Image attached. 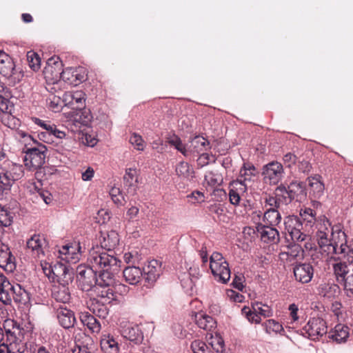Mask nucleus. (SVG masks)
<instances>
[{
	"label": "nucleus",
	"instance_id": "56",
	"mask_svg": "<svg viewBox=\"0 0 353 353\" xmlns=\"http://www.w3.org/2000/svg\"><path fill=\"white\" fill-rule=\"evenodd\" d=\"M110 195L115 204L120 205L124 204L125 199L119 188L112 187L110 190Z\"/></svg>",
	"mask_w": 353,
	"mask_h": 353
},
{
	"label": "nucleus",
	"instance_id": "36",
	"mask_svg": "<svg viewBox=\"0 0 353 353\" xmlns=\"http://www.w3.org/2000/svg\"><path fill=\"white\" fill-rule=\"evenodd\" d=\"M12 289V300L14 302L26 305L30 301L29 292L20 284L13 283Z\"/></svg>",
	"mask_w": 353,
	"mask_h": 353
},
{
	"label": "nucleus",
	"instance_id": "26",
	"mask_svg": "<svg viewBox=\"0 0 353 353\" xmlns=\"http://www.w3.org/2000/svg\"><path fill=\"white\" fill-rule=\"evenodd\" d=\"M350 327L342 323H339L327 332L330 340L337 344L345 343L350 336Z\"/></svg>",
	"mask_w": 353,
	"mask_h": 353
},
{
	"label": "nucleus",
	"instance_id": "52",
	"mask_svg": "<svg viewBox=\"0 0 353 353\" xmlns=\"http://www.w3.org/2000/svg\"><path fill=\"white\" fill-rule=\"evenodd\" d=\"M210 342L209 343L210 347H211V350H214L216 352H221L224 350V341L223 339L216 334L215 336L212 335V334H210Z\"/></svg>",
	"mask_w": 353,
	"mask_h": 353
},
{
	"label": "nucleus",
	"instance_id": "3",
	"mask_svg": "<svg viewBox=\"0 0 353 353\" xmlns=\"http://www.w3.org/2000/svg\"><path fill=\"white\" fill-rule=\"evenodd\" d=\"M327 248L321 253L326 261L332 259L353 263V248L347 244V236L342 225H336L332 229L331 243Z\"/></svg>",
	"mask_w": 353,
	"mask_h": 353
},
{
	"label": "nucleus",
	"instance_id": "57",
	"mask_svg": "<svg viewBox=\"0 0 353 353\" xmlns=\"http://www.w3.org/2000/svg\"><path fill=\"white\" fill-rule=\"evenodd\" d=\"M341 284L343 286L345 295L350 299H353V274L348 275L345 280L342 281Z\"/></svg>",
	"mask_w": 353,
	"mask_h": 353
},
{
	"label": "nucleus",
	"instance_id": "17",
	"mask_svg": "<svg viewBox=\"0 0 353 353\" xmlns=\"http://www.w3.org/2000/svg\"><path fill=\"white\" fill-rule=\"evenodd\" d=\"M0 267L8 272H13L16 269V258L9 246L0 240Z\"/></svg>",
	"mask_w": 353,
	"mask_h": 353
},
{
	"label": "nucleus",
	"instance_id": "15",
	"mask_svg": "<svg viewBox=\"0 0 353 353\" xmlns=\"http://www.w3.org/2000/svg\"><path fill=\"white\" fill-rule=\"evenodd\" d=\"M48 245L45 236L41 234L32 235L26 242V247L30 250L32 255L39 259L44 256Z\"/></svg>",
	"mask_w": 353,
	"mask_h": 353
},
{
	"label": "nucleus",
	"instance_id": "43",
	"mask_svg": "<svg viewBox=\"0 0 353 353\" xmlns=\"http://www.w3.org/2000/svg\"><path fill=\"white\" fill-rule=\"evenodd\" d=\"M336 263L333 265L334 273L339 283H342V281L347 278L349 272L347 264L345 261H336Z\"/></svg>",
	"mask_w": 353,
	"mask_h": 353
},
{
	"label": "nucleus",
	"instance_id": "49",
	"mask_svg": "<svg viewBox=\"0 0 353 353\" xmlns=\"http://www.w3.org/2000/svg\"><path fill=\"white\" fill-rule=\"evenodd\" d=\"M176 173L179 176L188 178L194 173L190 165L187 162H180L176 167Z\"/></svg>",
	"mask_w": 353,
	"mask_h": 353
},
{
	"label": "nucleus",
	"instance_id": "58",
	"mask_svg": "<svg viewBox=\"0 0 353 353\" xmlns=\"http://www.w3.org/2000/svg\"><path fill=\"white\" fill-rule=\"evenodd\" d=\"M134 148L139 151H143L145 147L144 141L141 135L134 132L131 134L129 140Z\"/></svg>",
	"mask_w": 353,
	"mask_h": 353
},
{
	"label": "nucleus",
	"instance_id": "23",
	"mask_svg": "<svg viewBox=\"0 0 353 353\" xmlns=\"http://www.w3.org/2000/svg\"><path fill=\"white\" fill-rule=\"evenodd\" d=\"M163 268L161 261L153 259L148 261L143 268L144 278L146 282L152 285L162 274Z\"/></svg>",
	"mask_w": 353,
	"mask_h": 353
},
{
	"label": "nucleus",
	"instance_id": "50",
	"mask_svg": "<svg viewBox=\"0 0 353 353\" xmlns=\"http://www.w3.org/2000/svg\"><path fill=\"white\" fill-rule=\"evenodd\" d=\"M167 142L172 146H174L178 151L183 155H187L185 146L182 143L181 139L175 134L170 136L167 138Z\"/></svg>",
	"mask_w": 353,
	"mask_h": 353
},
{
	"label": "nucleus",
	"instance_id": "12",
	"mask_svg": "<svg viewBox=\"0 0 353 353\" xmlns=\"http://www.w3.org/2000/svg\"><path fill=\"white\" fill-rule=\"evenodd\" d=\"M327 323L323 319L314 317L303 327V332L310 339L316 340L327 333Z\"/></svg>",
	"mask_w": 353,
	"mask_h": 353
},
{
	"label": "nucleus",
	"instance_id": "46",
	"mask_svg": "<svg viewBox=\"0 0 353 353\" xmlns=\"http://www.w3.org/2000/svg\"><path fill=\"white\" fill-rule=\"evenodd\" d=\"M205 182L208 184V185L215 188L222 183L223 177L219 173L209 172L205 175Z\"/></svg>",
	"mask_w": 353,
	"mask_h": 353
},
{
	"label": "nucleus",
	"instance_id": "25",
	"mask_svg": "<svg viewBox=\"0 0 353 353\" xmlns=\"http://www.w3.org/2000/svg\"><path fill=\"white\" fill-rule=\"evenodd\" d=\"M293 272L296 280L302 283H309L314 275L313 267L308 263L296 264L293 268Z\"/></svg>",
	"mask_w": 353,
	"mask_h": 353
},
{
	"label": "nucleus",
	"instance_id": "55",
	"mask_svg": "<svg viewBox=\"0 0 353 353\" xmlns=\"http://www.w3.org/2000/svg\"><path fill=\"white\" fill-rule=\"evenodd\" d=\"M192 144L197 152L205 150L209 146V141L203 137H195L192 141Z\"/></svg>",
	"mask_w": 353,
	"mask_h": 353
},
{
	"label": "nucleus",
	"instance_id": "6",
	"mask_svg": "<svg viewBox=\"0 0 353 353\" xmlns=\"http://www.w3.org/2000/svg\"><path fill=\"white\" fill-rule=\"evenodd\" d=\"M210 268L219 281L226 283L230 279L231 272L228 263L219 252H214L210 258Z\"/></svg>",
	"mask_w": 353,
	"mask_h": 353
},
{
	"label": "nucleus",
	"instance_id": "61",
	"mask_svg": "<svg viewBox=\"0 0 353 353\" xmlns=\"http://www.w3.org/2000/svg\"><path fill=\"white\" fill-rule=\"evenodd\" d=\"M296 156L291 152L285 154L283 157V161L285 165L288 168H290L292 165H294L296 162Z\"/></svg>",
	"mask_w": 353,
	"mask_h": 353
},
{
	"label": "nucleus",
	"instance_id": "22",
	"mask_svg": "<svg viewBox=\"0 0 353 353\" xmlns=\"http://www.w3.org/2000/svg\"><path fill=\"white\" fill-rule=\"evenodd\" d=\"M121 334L125 339L135 343H141L143 339V334L139 326L129 322L121 325Z\"/></svg>",
	"mask_w": 353,
	"mask_h": 353
},
{
	"label": "nucleus",
	"instance_id": "16",
	"mask_svg": "<svg viewBox=\"0 0 353 353\" xmlns=\"http://www.w3.org/2000/svg\"><path fill=\"white\" fill-rule=\"evenodd\" d=\"M287 250L282 251L279 254L280 259L288 265H296L297 262L303 259V250L297 243H292L286 248Z\"/></svg>",
	"mask_w": 353,
	"mask_h": 353
},
{
	"label": "nucleus",
	"instance_id": "47",
	"mask_svg": "<svg viewBox=\"0 0 353 353\" xmlns=\"http://www.w3.org/2000/svg\"><path fill=\"white\" fill-rule=\"evenodd\" d=\"M10 162L5 161L2 164L0 165V180L8 183V184L13 183L12 180H11V172L10 170Z\"/></svg>",
	"mask_w": 353,
	"mask_h": 353
},
{
	"label": "nucleus",
	"instance_id": "59",
	"mask_svg": "<svg viewBox=\"0 0 353 353\" xmlns=\"http://www.w3.org/2000/svg\"><path fill=\"white\" fill-rule=\"evenodd\" d=\"M10 172H11L10 174L12 175L11 180H12V182L17 181L21 176V173H22L21 167L17 164L12 163L11 162H10Z\"/></svg>",
	"mask_w": 353,
	"mask_h": 353
},
{
	"label": "nucleus",
	"instance_id": "14",
	"mask_svg": "<svg viewBox=\"0 0 353 353\" xmlns=\"http://www.w3.org/2000/svg\"><path fill=\"white\" fill-rule=\"evenodd\" d=\"M81 245L79 242L68 243L59 250L58 257L66 263H77L81 258Z\"/></svg>",
	"mask_w": 353,
	"mask_h": 353
},
{
	"label": "nucleus",
	"instance_id": "5",
	"mask_svg": "<svg viewBox=\"0 0 353 353\" xmlns=\"http://www.w3.org/2000/svg\"><path fill=\"white\" fill-rule=\"evenodd\" d=\"M6 334V344L11 346L17 353H23L26 350V330L14 320H6L4 323Z\"/></svg>",
	"mask_w": 353,
	"mask_h": 353
},
{
	"label": "nucleus",
	"instance_id": "34",
	"mask_svg": "<svg viewBox=\"0 0 353 353\" xmlns=\"http://www.w3.org/2000/svg\"><path fill=\"white\" fill-rule=\"evenodd\" d=\"M100 345L104 353H119V345L117 339L110 334L101 336Z\"/></svg>",
	"mask_w": 353,
	"mask_h": 353
},
{
	"label": "nucleus",
	"instance_id": "7",
	"mask_svg": "<svg viewBox=\"0 0 353 353\" xmlns=\"http://www.w3.org/2000/svg\"><path fill=\"white\" fill-rule=\"evenodd\" d=\"M91 266L79 265L77 268V281L83 291H89L94 285H102L99 283V274Z\"/></svg>",
	"mask_w": 353,
	"mask_h": 353
},
{
	"label": "nucleus",
	"instance_id": "33",
	"mask_svg": "<svg viewBox=\"0 0 353 353\" xmlns=\"http://www.w3.org/2000/svg\"><path fill=\"white\" fill-rule=\"evenodd\" d=\"M79 319L83 325L92 334H99L101 330V325L92 314L88 312H81Z\"/></svg>",
	"mask_w": 353,
	"mask_h": 353
},
{
	"label": "nucleus",
	"instance_id": "32",
	"mask_svg": "<svg viewBox=\"0 0 353 353\" xmlns=\"http://www.w3.org/2000/svg\"><path fill=\"white\" fill-rule=\"evenodd\" d=\"M52 296L57 302L68 303L71 298L68 286L61 283L54 285L52 289Z\"/></svg>",
	"mask_w": 353,
	"mask_h": 353
},
{
	"label": "nucleus",
	"instance_id": "41",
	"mask_svg": "<svg viewBox=\"0 0 353 353\" xmlns=\"http://www.w3.org/2000/svg\"><path fill=\"white\" fill-rule=\"evenodd\" d=\"M112 285H98L101 288V290L98 289L97 291V299L99 301L110 303L115 299L116 295L114 293V290L111 287Z\"/></svg>",
	"mask_w": 353,
	"mask_h": 353
},
{
	"label": "nucleus",
	"instance_id": "54",
	"mask_svg": "<svg viewBox=\"0 0 353 353\" xmlns=\"http://www.w3.org/2000/svg\"><path fill=\"white\" fill-rule=\"evenodd\" d=\"M12 222V216L10 212H9L4 207L0 205V225L5 230V228L8 227Z\"/></svg>",
	"mask_w": 353,
	"mask_h": 353
},
{
	"label": "nucleus",
	"instance_id": "13",
	"mask_svg": "<svg viewBox=\"0 0 353 353\" xmlns=\"http://www.w3.org/2000/svg\"><path fill=\"white\" fill-rule=\"evenodd\" d=\"M61 79L68 85L77 86L87 79L86 70L83 67H70L61 71Z\"/></svg>",
	"mask_w": 353,
	"mask_h": 353
},
{
	"label": "nucleus",
	"instance_id": "62",
	"mask_svg": "<svg viewBox=\"0 0 353 353\" xmlns=\"http://www.w3.org/2000/svg\"><path fill=\"white\" fill-rule=\"evenodd\" d=\"M213 159L212 156H210L208 153L201 154L197 159V164L200 167H203L209 163Z\"/></svg>",
	"mask_w": 353,
	"mask_h": 353
},
{
	"label": "nucleus",
	"instance_id": "2",
	"mask_svg": "<svg viewBox=\"0 0 353 353\" xmlns=\"http://www.w3.org/2000/svg\"><path fill=\"white\" fill-rule=\"evenodd\" d=\"M299 216H288L284 219L285 234L292 241L302 243L310 240V233L316 221V212L310 208L301 209Z\"/></svg>",
	"mask_w": 353,
	"mask_h": 353
},
{
	"label": "nucleus",
	"instance_id": "9",
	"mask_svg": "<svg viewBox=\"0 0 353 353\" xmlns=\"http://www.w3.org/2000/svg\"><path fill=\"white\" fill-rule=\"evenodd\" d=\"M252 310L245 306L241 310L242 314L251 323H260L261 321V316L266 318L273 315L272 308L268 305L256 302L252 304Z\"/></svg>",
	"mask_w": 353,
	"mask_h": 353
},
{
	"label": "nucleus",
	"instance_id": "48",
	"mask_svg": "<svg viewBox=\"0 0 353 353\" xmlns=\"http://www.w3.org/2000/svg\"><path fill=\"white\" fill-rule=\"evenodd\" d=\"M340 292L338 285L334 283H325L321 285V293L328 298L334 297Z\"/></svg>",
	"mask_w": 353,
	"mask_h": 353
},
{
	"label": "nucleus",
	"instance_id": "35",
	"mask_svg": "<svg viewBox=\"0 0 353 353\" xmlns=\"http://www.w3.org/2000/svg\"><path fill=\"white\" fill-rule=\"evenodd\" d=\"M106 304L108 303L99 301V299H90L89 302H88V307L93 314L99 316V318L105 319L109 313Z\"/></svg>",
	"mask_w": 353,
	"mask_h": 353
},
{
	"label": "nucleus",
	"instance_id": "38",
	"mask_svg": "<svg viewBox=\"0 0 353 353\" xmlns=\"http://www.w3.org/2000/svg\"><path fill=\"white\" fill-rule=\"evenodd\" d=\"M123 274L125 281L131 285L138 283L143 276L142 270L139 268L135 266L125 268Z\"/></svg>",
	"mask_w": 353,
	"mask_h": 353
},
{
	"label": "nucleus",
	"instance_id": "11",
	"mask_svg": "<svg viewBox=\"0 0 353 353\" xmlns=\"http://www.w3.org/2000/svg\"><path fill=\"white\" fill-rule=\"evenodd\" d=\"M0 73L14 83L19 81L23 76L15 69L12 59L2 50H0Z\"/></svg>",
	"mask_w": 353,
	"mask_h": 353
},
{
	"label": "nucleus",
	"instance_id": "1",
	"mask_svg": "<svg viewBox=\"0 0 353 353\" xmlns=\"http://www.w3.org/2000/svg\"><path fill=\"white\" fill-rule=\"evenodd\" d=\"M87 262L99 274V283L109 285L114 283V275L119 271L121 261L113 251L103 250L99 246L89 251Z\"/></svg>",
	"mask_w": 353,
	"mask_h": 353
},
{
	"label": "nucleus",
	"instance_id": "19",
	"mask_svg": "<svg viewBox=\"0 0 353 353\" xmlns=\"http://www.w3.org/2000/svg\"><path fill=\"white\" fill-rule=\"evenodd\" d=\"M44 273L49 279H52L53 281L61 283L65 281L68 273V268L66 264L61 262H56L53 265H50L48 268H43Z\"/></svg>",
	"mask_w": 353,
	"mask_h": 353
},
{
	"label": "nucleus",
	"instance_id": "10",
	"mask_svg": "<svg viewBox=\"0 0 353 353\" xmlns=\"http://www.w3.org/2000/svg\"><path fill=\"white\" fill-rule=\"evenodd\" d=\"M283 165L276 161H273L263 165L262 176L263 181L270 185H277L284 175Z\"/></svg>",
	"mask_w": 353,
	"mask_h": 353
},
{
	"label": "nucleus",
	"instance_id": "31",
	"mask_svg": "<svg viewBox=\"0 0 353 353\" xmlns=\"http://www.w3.org/2000/svg\"><path fill=\"white\" fill-rule=\"evenodd\" d=\"M229 201L232 205H238L241 201V196L243 195L247 189L239 181H231L229 183Z\"/></svg>",
	"mask_w": 353,
	"mask_h": 353
},
{
	"label": "nucleus",
	"instance_id": "21",
	"mask_svg": "<svg viewBox=\"0 0 353 353\" xmlns=\"http://www.w3.org/2000/svg\"><path fill=\"white\" fill-rule=\"evenodd\" d=\"M56 314L59 325L65 329L73 327L77 322L74 312L64 305L56 309Z\"/></svg>",
	"mask_w": 353,
	"mask_h": 353
},
{
	"label": "nucleus",
	"instance_id": "40",
	"mask_svg": "<svg viewBox=\"0 0 353 353\" xmlns=\"http://www.w3.org/2000/svg\"><path fill=\"white\" fill-rule=\"evenodd\" d=\"M12 284L7 279L0 285V301L5 305H10L12 303Z\"/></svg>",
	"mask_w": 353,
	"mask_h": 353
},
{
	"label": "nucleus",
	"instance_id": "8",
	"mask_svg": "<svg viewBox=\"0 0 353 353\" xmlns=\"http://www.w3.org/2000/svg\"><path fill=\"white\" fill-rule=\"evenodd\" d=\"M336 225H332L326 217L321 219L317 222L316 237L321 254L325 248H327V247L329 245V243H331L332 229ZM337 225H341L338 224Z\"/></svg>",
	"mask_w": 353,
	"mask_h": 353
},
{
	"label": "nucleus",
	"instance_id": "39",
	"mask_svg": "<svg viewBox=\"0 0 353 353\" xmlns=\"http://www.w3.org/2000/svg\"><path fill=\"white\" fill-rule=\"evenodd\" d=\"M281 215L278 209L269 208L263 214V222L265 225L276 226L281 221Z\"/></svg>",
	"mask_w": 353,
	"mask_h": 353
},
{
	"label": "nucleus",
	"instance_id": "44",
	"mask_svg": "<svg viewBox=\"0 0 353 353\" xmlns=\"http://www.w3.org/2000/svg\"><path fill=\"white\" fill-rule=\"evenodd\" d=\"M274 192L281 207L283 205H288L293 201L284 184L277 186Z\"/></svg>",
	"mask_w": 353,
	"mask_h": 353
},
{
	"label": "nucleus",
	"instance_id": "27",
	"mask_svg": "<svg viewBox=\"0 0 353 353\" xmlns=\"http://www.w3.org/2000/svg\"><path fill=\"white\" fill-rule=\"evenodd\" d=\"M65 105L72 109L81 110L85 106V93L81 90L64 93Z\"/></svg>",
	"mask_w": 353,
	"mask_h": 353
},
{
	"label": "nucleus",
	"instance_id": "18",
	"mask_svg": "<svg viewBox=\"0 0 353 353\" xmlns=\"http://www.w3.org/2000/svg\"><path fill=\"white\" fill-rule=\"evenodd\" d=\"M257 235L266 243H274L279 240V233L274 226L258 223L256 226Z\"/></svg>",
	"mask_w": 353,
	"mask_h": 353
},
{
	"label": "nucleus",
	"instance_id": "63",
	"mask_svg": "<svg viewBox=\"0 0 353 353\" xmlns=\"http://www.w3.org/2000/svg\"><path fill=\"white\" fill-rule=\"evenodd\" d=\"M274 194V196H269L265 199V203L270 206V208H275L276 209L279 210L281 208V205L279 201L277 200L275 192Z\"/></svg>",
	"mask_w": 353,
	"mask_h": 353
},
{
	"label": "nucleus",
	"instance_id": "37",
	"mask_svg": "<svg viewBox=\"0 0 353 353\" xmlns=\"http://www.w3.org/2000/svg\"><path fill=\"white\" fill-rule=\"evenodd\" d=\"M286 189L292 200L300 201L306 194L303 182L293 181L286 186Z\"/></svg>",
	"mask_w": 353,
	"mask_h": 353
},
{
	"label": "nucleus",
	"instance_id": "45",
	"mask_svg": "<svg viewBox=\"0 0 353 353\" xmlns=\"http://www.w3.org/2000/svg\"><path fill=\"white\" fill-rule=\"evenodd\" d=\"M265 332L268 334H281L284 332L283 325L274 319H268L262 323Z\"/></svg>",
	"mask_w": 353,
	"mask_h": 353
},
{
	"label": "nucleus",
	"instance_id": "30",
	"mask_svg": "<svg viewBox=\"0 0 353 353\" xmlns=\"http://www.w3.org/2000/svg\"><path fill=\"white\" fill-rule=\"evenodd\" d=\"M194 321L201 328L207 332H213L216 327V321L210 316L200 312L194 316Z\"/></svg>",
	"mask_w": 353,
	"mask_h": 353
},
{
	"label": "nucleus",
	"instance_id": "28",
	"mask_svg": "<svg viewBox=\"0 0 353 353\" xmlns=\"http://www.w3.org/2000/svg\"><path fill=\"white\" fill-rule=\"evenodd\" d=\"M138 174L137 170L134 168H128L123 176V185L127 193L134 195L138 188Z\"/></svg>",
	"mask_w": 353,
	"mask_h": 353
},
{
	"label": "nucleus",
	"instance_id": "51",
	"mask_svg": "<svg viewBox=\"0 0 353 353\" xmlns=\"http://www.w3.org/2000/svg\"><path fill=\"white\" fill-rule=\"evenodd\" d=\"M27 61L31 69L38 70L41 67V59L39 54L33 51L27 53Z\"/></svg>",
	"mask_w": 353,
	"mask_h": 353
},
{
	"label": "nucleus",
	"instance_id": "24",
	"mask_svg": "<svg viewBox=\"0 0 353 353\" xmlns=\"http://www.w3.org/2000/svg\"><path fill=\"white\" fill-rule=\"evenodd\" d=\"M62 63L58 57L50 58L44 68V75L46 79L57 81L61 79Z\"/></svg>",
	"mask_w": 353,
	"mask_h": 353
},
{
	"label": "nucleus",
	"instance_id": "4",
	"mask_svg": "<svg viewBox=\"0 0 353 353\" xmlns=\"http://www.w3.org/2000/svg\"><path fill=\"white\" fill-rule=\"evenodd\" d=\"M19 137L23 139L26 145L24 165L30 171H34L43 166L48 151L46 146L39 143L30 134L24 132H18Z\"/></svg>",
	"mask_w": 353,
	"mask_h": 353
},
{
	"label": "nucleus",
	"instance_id": "60",
	"mask_svg": "<svg viewBox=\"0 0 353 353\" xmlns=\"http://www.w3.org/2000/svg\"><path fill=\"white\" fill-rule=\"evenodd\" d=\"M53 129H55V125L54 123L48 124L47 128H45L43 132L39 133L38 136L41 140L45 142H48L49 137H51Z\"/></svg>",
	"mask_w": 353,
	"mask_h": 353
},
{
	"label": "nucleus",
	"instance_id": "20",
	"mask_svg": "<svg viewBox=\"0 0 353 353\" xmlns=\"http://www.w3.org/2000/svg\"><path fill=\"white\" fill-rule=\"evenodd\" d=\"M256 174V169L252 163H244L240 169L238 178L233 181H239L248 190V187L254 181Z\"/></svg>",
	"mask_w": 353,
	"mask_h": 353
},
{
	"label": "nucleus",
	"instance_id": "42",
	"mask_svg": "<svg viewBox=\"0 0 353 353\" xmlns=\"http://www.w3.org/2000/svg\"><path fill=\"white\" fill-rule=\"evenodd\" d=\"M46 103L48 108L52 111L60 112L62 108L65 105V95L63 94V98H61L54 94H50L46 99Z\"/></svg>",
	"mask_w": 353,
	"mask_h": 353
},
{
	"label": "nucleus",
	"instance_id": "29",
	"mask_svg": "<svg viewBox=\"0 0 353 353\" xmlns=\"http://www.w3.org/2000/svg\"><path fill=\"white\" fill-rule=\"evenodd\" d=\"M99 241L103 250L107 251H112V250L119 244V236L118 233L114 230L110 232H101Z\"/></svg>",
	"mask_w": 353,
	"mask_h": 353
},
{
	"label": "nucleus",
	"instance_id": "53",
	"mask_svg": "<svg viewBox=\"0 0 353 353\" xmlns=\"http://www.w3.org/2000/svg\"><path fill=\"white\" fill-rule=\"evenodd\" d=\"M191 348L194 353H212L211 347L200 340L194 341L191 344Z\"/></svg>",
	"mask_w": 353,
	"mask_h": 353
},
{
	"label": "nucleus",
	"instance_id": "64",
	"mask_svg": "<svg viewBox=\"0 0 353 353\" xmlns=\"http://www.w3.org/2000/svg\"><path fill=\"white\" fill-rule=\"evenodd\" d=\"M37 193H38L39 196L46 204H50L52 202V195L48 191L44 190H38Z\"/></svg>",
	"mask_w": 353,
	"mask_h": 353
}]
</instances>
